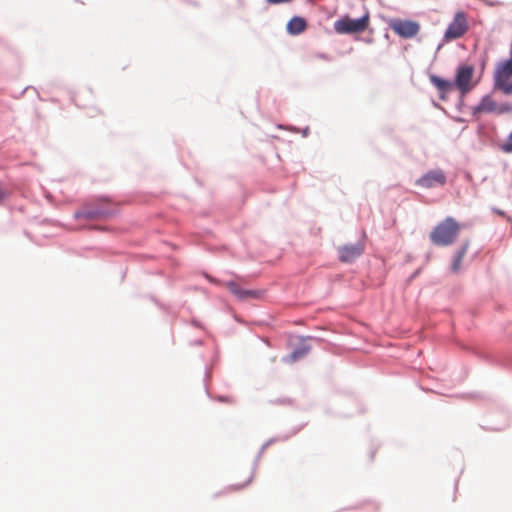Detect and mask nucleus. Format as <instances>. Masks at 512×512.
I'll use <instances>...</instances> for the list:
<instances>
[{"instance_id":"9d476101","label":"nucleus","mask_w":512,"mask_h":512,"mask_svg":"<svg viewBox=\"0 0 512 512\" xmlns=\"http://www.w3.org/2000/svg\"><path fill=\"white\" fill-rule=\"evenodd\" d=\"M113 212L106 208H94V209H84L82 211L76 212L75 216L77 218H86V219H102L111 216Z\"/></svg>"},{"instance_id":"0eeeda50","label":"nucleus","mask_w":512,"mask_h":512,"mask_svg":"<svg viewBox=\"0 0 512 512\" xmlns=\"http://www.w3.org/2000/svg\"><path fill=\"white\" fill-rule=\"evenodd\" d=\"M473 72V67L469 65H463L458 68L455 84L462 94L468 93L473 88Z\"/></svg>"},{"instance_id":"39448f33","label":"nucleus","mask_w":512,"mask_h":512,"mask_svg":"<svg viewBox=\"0 0 512 512\" xmlns=\"http://www.w3.org/2000/svg\"><path fill=\"white\" fill-rule=\"evenodd\" d=\"M390 28L402 38H412L420 30V25L412 20L392 19L389 22Z\"/></svg>"},{"instance_id":"f03ea898","label":"nucleus","mask_w":512,"mask_h":512,"mask_svg":"<svg viewBox=\"0 0 512 512\" xmlns=\"http://www.w3.org/2000/svg\"><path fill=\"white\" fill-rule=\"evenodd\" d=\"M494 86L504 94H512V57L497 65Z\"/></svg>"},{"instance_id":"ddd939ff","label":"nucleus","mask_w":512,"mask_h":512,"mask_svg":"<svg viewBox=\"0 0 512 512\" xmlns=\"http://www.w3.org/2000/svg\"><path fill=\"white\" fill-rule=\"evenodd\" d=\"M430 82L441 92L446 93L451 88V83L445 79L440 78L436 75H430Z\"/></svg>"},{"instance_id":"423d86ee","label":"nucleus","mask_w":512,"mask_h":512,"mask_svg":"<svg viewBox=\"0 0 512 512\" xmlns=\"http://www.w3.org/2000/svg\"><path fill=\"white\" fill-rule=\"evenodd\" d=\"M445 184L446 175L441 169L430 170L416 181V185L425 189L444 186Z\"/></svg>"},{"instance_id":"4468645a","label":"nucleus","mask_w":512,"mask_h":512,"mask_svg":"<svg viewBox=\"0 0 512 512\" xmlns=\"http://www.w3.org/2000/svg\"><path fill=\"white\" fill-rule=\"evenodd\" d=\"M468 242L464 243L461 248L459 249V251L457 252L456 256H455V259L452 263V270L454 272H458L461 268V263H462V260L464 258V256L466 255L467 253V250H468Z\"/></svg>"},{"instance_id":"f8f14e48","label":"nucleus","mask_w":512,"mask_h":512,"mask_svg":"<svg viewBox=\"0 0 512 512\" xmlns=\"http://www.w3.org/2000/svg\"><path fill=\"white\" fill-rule=\"evenodd\" d=\"M497 113V104L490 96H485L481 99L479 104L473 108V114L477 115L480 113Z\"/></svg>"},{"instance_id":"2eb2a0df","label":"nucleus","mask_w":512,"mask_h":512,"mask_svg":"<svg viewBox=\"0 0 512 512\" xmlns=\"http://www.w3.org/2000/svg\"><path fill=\"white\" fill-rule=\"evenodd\" d=\"M500 149L507 154L512 153V132L509 134L507 140L500 144Z\"/></svg>"},{"instance_id":"f257e3e1","label":"nucleus","mask_w":512,"mask_h":512,"mask_svg":"<svg viewBox=\"0 0 512 512\" xmlns=\"http://www.w3.org/2000/svg\"><path fill=\"white\" fill-rule=\"evenodd\" d=\"M461 230V225L453 217H447L430 232V240L436 246L452 245Z\"/></svg>"},{"instance_id":"a211bd4d","label":"nucleus","mask_w":512,"mask_h":512,"mask_svg":"<svg viewBox=\"0 0 512 512\" xmlns=\"http://www.w3.org/2000/svg\"><path fill=\"white\" fill-rule=\"evenodd\" d=\"M8 196V190L0 184V203L3 202Z\"/></svg>"},{"instance_id":"20e7f679","label":"nucleus","mask_w":512,"mask_h":512,"mask_svg":"<svg viewBox=\"0 0 512 512\" xmlns=\"http://www.w3.org/2000/svg\"><path fill=\"white\" fill-rule=\"evenodd\" d=\"M469 29L467 16L463 11H458L454 15L453 20L448 25L444 38L446 41H451L462 37Z\"/></svg>"},{"instance_id":"6e6552de","label":"nucleus","mask_w":512,"mask_h":512,"mask_svg":"<svg viewBox=\"0 0 512 512\" xmlns=\"http://www.w3.org/2000/svg\"><path fill=\"white\" fill-rule=\"evenodd\" d=\"M364 252V243L357 242L354 244L339 247V260L344 263H351L360 257Z\"/></svg>"},{"instance_id":"7ed1b4c3","label":"nucleus","mask_w":512,"mask_h":512,"mask_svg":"<svg viewBox=\"0 0 512 512\" xmlns=\"http://www.w3.org/2000/svg\"><path fill=\"white\" fill-rule=\"evenodd\" d=\"M369 25V14L366 13L358 19H352L350 17H343L337 20L334 24V28L339 34H352L363 32Z\"/></svg>"},{"instance_id":"1a4fd4ad","label":"nucleus","mask_w":512,"mask_h":512,"mask_svg":"<svg viewBox=\"0 0 512 512\" xmlns=\"http://www.w3.org/2000/svg\"><path fill=\"white\" fill-rule=\"evenodd\" d=\"M229 291L234 294L240 300H246L249 298H259L260 292L256 290H247L240 287V285L234 281H229L225 284Z\"/></svg>"},{"instance_id":"f3484780","label":"nucleus","mask_w":512,"mask_h":512,"mask_svg":"<svg viewBox=\"0 0 512 512\" xmlns=\"http://www.w3.org/2000/svg\"><path fill=\"white\" fill-rule=\"evenodd\" d=\"M308 352V349L307 348H303V349H297L295 350L293 353H292V358L294 360L304 356L306 353Z\"/></svg>"},{"instance_id":"9b49d317","label":"nucleus","mask_w":512,"mask_h":512,"mask_svg":"<svg viewBox=\"0 0 512 512\" xmlns=\"http://www.w3.org/2000/svg\"><path fill=\"white\" fill-rule=\"evenodd\" d=\"M286 29L291 35H299L307 29V22L304 18L295 16L287 23Z\"/></svg>"},{"instance_id":"dca6fc26","label":"nucleus","mask_w":512,"mask_h":512,"mask_svg":"<svg viewBox=\"0 0 512 512\" xmlns=\"http://www.w3.org/2000/svg\"><path fill=\"white\" fill-rule=\"evenodd\" d=\"M511 111H512V104H502L500 106H497L498 114H503V113L511 112Z\"/></svg>"}]
</instances>
